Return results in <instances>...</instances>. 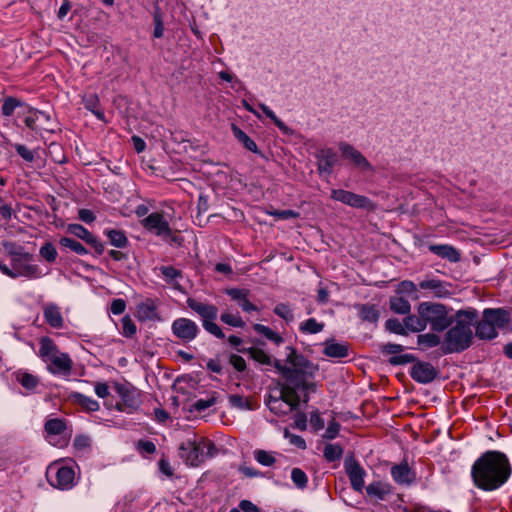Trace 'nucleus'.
<instances>
[{"mask_svg": "<svg viewBox=\"0 0 512 512\" xmlns=\"http://www.w3.org/2000/svg\"><path fill=\"white\" fill-rule=\"evenodd\" d=\"M417 313L422 316L426 327L430 325L435 332H442L451 324L446 307L440 303L421 302L417 306Z\"/></svg>", "mask_w": 512, "mask_h": 512, "instance_id": "obj_7", "label": "nucleus"}, {"mask_svg": "<svg viewBox=\"0 0 512 512\" xmlns=\"http://www.w3.org/2000/svg\"><path fill=\"white\" fill-rule=\"evenodd\" d=\"M159 270L164 280L169 284H173L177 278L181 277V272L173 266H161Z\"/></svg>", "mask_w": 512, "mask_h": 512, "instance_id": "obj_52", "label": "nucleus"}, {"mask_svg": "<svg viewBox=\"0 0 512 512\" xmlns=\"http://www.w3.org/2000/svg\"><path fill=\"white\" fill-rule=\"evenodd\" d=\"M483 313L496 331L506 327L511 320L510 312L503 308H487Z\"/></svg>", "mask_w": 512, "mask_h": 512, "instance_id": "obj_21", "label": "nucleus"}, {"mask_svg": "<svg viewBox=\"0 0 512 512\" xmlns=\"http://www.w3.org/2000/svg\"><path fill=\"white\" fill-rule=\"evenodd\" d=\"M216 402L214 397H210L207 399H198L193 404V409L197 412H203L209 407L213 406Z\"/></svg>", "mask_w": 512, "mask_h": 512, "instance_id": "obj_56", "label": "nucleus"}, {"mask_svg": "<svg viewBox=\"0 0 512 512\" xmlns=\"http://www.w3.org/2000/svg\"><path fill=\"white\" fill-rule=\"evenodd\" d=\"M229 402L232 406L240 409H250L249 401L247 398L240 395H231Z\"/></svg>", "mask_w": 512, "mask_h": 512, "instance_id": "obj_59", "label": "nucleus"}, {"mask_svg": "<svg viewBox=\"0 0 512 512\" xmlns=\"http://www.w3.org/2000/svg\"><path fill=\"white\" fill-rule=\"evenodd\" d=\"M69 399L86 412H96L100 409V404L97 400L79 392H72L69 395Z\"/></svg>", "mask_w": 512, "mask_h": 512, "instance_id": "obj_26", "label": "nucleus"}, {"mask_svg": "<svg viewBox=\"0 0 512 512\" xmlns=\"http://www.w3.org/2000/svg\"><path fill=\"white\" fill-rule=\"evenodd\" d=\"M418 345L423 348H433L440 344V337L434 333L420 334L417 338Z\"/></svg>", "mask_w": 512, "mask_h": 512, "instance_id": "obj_47", "label": "nucleus"}, {"mask_svg": "<svg viewBox=\"0 0 512 512\" xmlns=\"http://www.w3.org/2000/svg\"><path fill=\"white\" fill-rule=\"evenodd\" d=\"M3 247L11 258H16V254H23L26 252L22 246H17L15 243L10 241L3 242Z\"/></svg>", "mask_w": 512, "mask_h": 512, "instance_id": "obj_57", "label": "nucleus"}, {"mask_svg": "<svg viewBox=\"0 0 512 512\" xmlns=\"http://www.w3.org/2000/svg\"><path fill=\"white\" fill-rule=\"evenodd\" d=\"M487 320L486 315L483 314L476 327V336L480 339L491 340L497 337L498 332Z\"/></svg>", "mask_w": 512, "mask_h": 512, "instance_id": "obj_28", "label": "nucleus"}, {"mask_svg": "<svg viewBox=\"0 0 512 512\" xmlns=\"http://www.w3.org/2000/svg\"><path fill=\"white\" fill-rule=\"evenodd\" d=\"M339 430H340L339 423L333 420L328 424L323 437L325 439L332 440V439L336 438V436L339 433Z\"/></svg>", "mask_w": 512, "mask_h": 512, "instance_id": "obj_60", "label": "nucleus"}, {"mask_svg": "<svg viewBox=\"0 0 512 512\" xmlns=\"http://www.w3.org/2000/svg\"><path fill=\"white\" fill-rule=\"evenodd\" d=\"M67 232L91 245L97 253L101 254L104 251L103 244L84 226L80 224H69Z\"/></svg>", "mask_w": 512, "mask_h": 512, "instance_id": "obj_18", "label": "nucleus"}, {"mask_svg": "<svg viewBox=\"0 0 512 512\" xmlns=\"http://www.w3.org/2000/svg\"><path fill=\"white\" fill-rule=\"evenodd\" d=\"M404 325L406 330L411 332H421L427 328L422 316L418 313L417 315L410 313L406 314V317L404 318Z\"/></svg>", "mask_w": 512, "mask_h": 512, "instance_id": "obj_33", "label": "nucleus"}, {"mask_svg": "<svg viewBox=\"0 0 512 512\" xmlns=\"http://www.w3.org/2000/svg\"><path fill=\"white\" fill-rule=\"evenodd\" d=\"M48 482L60 490H69L75 485V472L73 468L52 463L46 471Z\"/></svg>", "mask_w": 512, "mask_h": 512, "instance_id": "obj_10", "label": "nucleus"}, {"mask_svg": "<svg viewBox=\"0 0 512 512\" xmlns=\"http://www.w3.org/2000/svg\"><path fill=\"white\" fill-rule=\"evenodd\" d=\"M391 476L395 483L402 486L411 485L416 478L415 472L407 462H401L391 467Z\"/></svg>", "mask_w": 512, "mask_h": 512, "instance_id": "obj_19", "label": "nucleus"}, {"mask_svg": "<svg viewBox=\"0 0 512 512\" xmlns=\"http://www.w3.org/2000/svg\"><path fill=\"white\" fill-rule=\"evenodd\" d=\"M39 256L48 263H54L57 259L58 252L52 242H45L39 249Z\"/></svg>", "mask_w": 512, "mask_h": 512, "instance_id": "obj_43", "label": "nucleus"}, {"mask_svg": "<svg viewBox=\"0 0 512 512\" xmlns=\"http://www.w3.org/2000/svg\"><path fill=\"white\" fill-rule=\"evenodd\" d=\"M258 106L262 110V112L274 122V124L279 128L281 132H283L286 135L291 134V129L283 121H281L266 104L259 103Z\"/></svg>", "mask_w": 512, "mask_h": 512, "instance_id": "obj_41", "label": "nucleus"}, {"mask_svg": "<svg viewBox=\"0 0 512 512\" xmlns=\"http://www.w3.org/2000/svg\"><path fill=\"white\" fill-rule=\"evenodd\" d=\"M122 331L121 334L127 338L133 337L137 332V327L132 321L130 316L126 315L121 319Z\"/></svg>", "mask_w": 512, "mask_h": 512, "instance_id": "obj_53", "label": "nucleus"}, {"mask_svg": "<svg viewBox=\"0 0 512 512\" xmlns=\"http://www.w3.org/2000/svg\"><path fill=\"white\" fill-rule=\"evenodd\" d=\"M360 316L363 320L376 322L378 319V312L373 306L362 305L360 308Z\"/></svg>", "mask_w": 512, "mask_h": 512, "instance_id": "obj_55", "label": "nucleus"}, {"mask_svg": "<svg viewBox=\"0 0 512 512\" xmlns=\"http://www.w3.org/2000/svg\"><path fill=\"white\" fill-rule=\"evenodd\" d=\"M253 329L258 333L263 335L266 339L270 340L271 342L280 345L283 343V337L269 328L268 326H265L263 324H254Z\"/></svg>", "mask_w": 512, "mask_h": 512, "instance_id": "obj_40", "label": "nucleus"}, {"mask_svg": "<svg viewBox=\"0 0 512 512\" xmlns=\"http://www.w3.org/2000/svg\"><path fill=\"white\" fill-rule=\"evenodd\" d=\"M396 293L399 296H408L412 300H418L420 298L416 284L409 280L400 282L397 285Z\"/></svg>", "mask_w": 512, "mask_h": 512, "instance_id": "obj_32", "label": "nucleus"}, {"mask_svg": "<svg viewBox=\"0 0 512 512\" xmlns=\"http://www.w3.org/2000/svg\"><path fill=\"white\" fill-rule=\"evenodd\" d=\"M232 300L236 301L239 307L245 312L256 311L257 307L248 299L249 291L246 289L232 288L226 291Z\"/></svg>", "mask_w": 512, "mask_h": 512, "instance_id": "obj_25", "label": "nucleus"}, {"mask_svg": "<svg viewBox=\"0 0 512 512\" xmlns=\"http://www.w3.org/2000/svg\"><path fill=\"white\" fill-rule=\"evenodd\" d=\"M337 162V154L332 149H327L322 152V156L319 163V170L331 173L332 168Z\"/></svg>", "mask_w": 512, "mask_h": 512, "instance_id": "obj_34", "label": "nucleus"}, {"mask_svg": "<svg viewBox=\"0 0 512 512\" xmlns=\"http://www.w3.org/2000/svg\"><path fill=\"white\" fill-rule=\"evenodd\" d=\"M19 117L22 118L25 126L37 135L55 131V123L51 115L29 105L19 112Z\"/></svg>", "mask_w": 512, "mask_h": 512, "instance_id": "obj_8", "label": "nucleus"}, {"mask_svg": "<svg viewBox=\"0 0 512 512\" xmlns=\"http://www.w3.org/2000/svg\"><path fill=\"white\" fill-rule=\"evenodd\" d=\"M385 327L388 331L398 334V335H406V328L404 325V321L401 322L396 318L388 319L385 323Z\"/></svg>", "mask_w": 512, "mask_h": 512, "instance_id": "obj_54", "label": "nucleus"}, {"mask_svg": "<svg viewBox=\"0 0 512 512\" xmlns=\"http://www.w3.org/2000/svg\"><path fill=\"white\" fill-rule=\"evenodd\" d=\"M254 459L265 467H270L276 462V453L266 450H255L253 452Z\"/></svg>", "mask_w": 512, "mask_h": 512, "instance_id": "obj_42", "label": "nucleus"}, {"mask_svg": "<svg viewBox=\"0 0 512 512\" xmlns=\"http://www.w3.org/2000/svg\"><path fill=\"white\" fill-rule=\"evenodd\" d=\"M323 453L327 461L334 462L342 457L343 449L338 444H327Z\"/></svg>", "mask_w": 512, "mask_h": 512, "instance_id": "obj_48", "label": "nucleus"}, {"mask_svg": "<svg viewBox=\"0 0 512 512\" xmlns=\"http://www.w3.org/2000/svg\"><path fill=\"white\" fill-rule=\"evenodd\" d=\"M244 352H247L253 360H255L256 362H258L260 364H263V365L272 364V359H271L270 355H268L262 349L250 347V348L244 350Z\"/></svg>", "mask_w": 512, "mask_h": 512, "instance_id": "obj_45", "label": "nucleus"}, {"mask_svg": "<svg viewBox=\"0 0 512 512\" xmlns=\"http://www.w3.org/2000/svg\"><path fill=\"white\" fill-rule=\"evenodd\" d=\"M66 425L62 419L53 418L48 420L45 423V431L47 433V438L50 444L54 446L63 447L67 444L66 439H61L56 441L55 438L59 437L65 430Z\"/></svg>", "mask_w": 512, "mask_h": 512, "instance_id": "obj_20", "label": "nucleus"}, {"mask_svg": "<svg viewBox=\"0 0 512 512\" xmlns=\"http://www.w3.org/2000/svg\"><path fill=\"white\" fill-rule=\"evenodd\" d=\"M220 320L232 327L243 328L245 326V322L238 313L232 314L230 312H224L221 314Z\"/></svg>", "mask_w": 512, "mask_h": 512, "instance_id": "obj_49", "label": "nucleus"}, {"mask_svg": "<svg viewBox=\"0 0 512 512\" xmlns=\"http://www.w3.org/2000/svg\"><path fill=\"white\" fill-rule=\"evenodd\" d=\"M125 309H126V302L123 299L117 298L111 302L110 311L112 314L120 315V314L124 313Z\"/></svg>", "mask_w": 512, "mask_h": 512, "instance_id": "obj_62", "label": "nucleus"}, {"mask_svg": "<svg viewBox=\"0 0 512 512\" xmlns=\"http://www.w3.org/2000/svg\"><path fill=\"white\" fill-rule=\"evenodd\" d=\"M473 331L470 321L458 319L456 324L445 335V352H461L471 344Z\"/></svg>", "mask_w": 512, "mask_h": 512, "instance_id": "obj_6", "label": "nucleus"}, {"mask_svg": "<svg viewBox=\"0 0 512 512\" xmlns=\"http://www.w3.org/2000/svg\"><path fill=\"white\" fill-rule=\"evenodd\" d=\"M15 150L17 153L27 162H33L34 161V152L28 149L25 145L22 144H15L14 145Z\"/></svg>", "mask_w": 512, "mask_h": 512, "instance_id": "obj_58", "label": "nucleus"}, {"mask_svg": "<svg viewBox=\"0 0 512 512\" xmlns=\"http://www.w3.org/2000/svg\"><path fill=\"white\" fill-rule=\"evenodd\" d=\"M142 227L148 232L161 237L176 241L177 237L173 235L168 220L162 212H152L140 221Z\"/></svg>", "mask_w": 512, "mask_h": 512, "instance_id": "obj_11", "label": "nucleus"}, {"mask_svg": "<svg viewBox=\"0 0 512 512\" xmlns=\"http://www.w3.org/2000/svg\"><path fill=\"white\" fill-rule=\"evenodd\" d=\"M429 250L438 257L447 259L450 262H458L460 260V253L451 245L433 244L429 246Z\"/></svg>", "mask_w": 512, "mask_h": 512, "instance_id": "obj_27", "label": "nucleus"}, {"mask_svg": "<svg viewBox=\"0 0 512 512\" xmlns=\"http://www.w3.org/2000/svg\"><path fill=\"white\" fill-rule=\"evenodd\" d=\"M324 324L317 322L315 318H309L300 324V331L305 334H316L323 330Z\"/></svg>", "mask_w": 512, "mask_h": 512, "instance_id": "obj_46", "label": "nucleus"}, {"mask_svg": "<svg viewBox=\"0 0 512 512\" xmlns=\"http://www.w3.org/2000/svg\"><path fill=\"white\" fill-rule=\"evenodd\" d=\"M273 311L278 317L284 319L287 323L294 320L293 311L288 304L279 303L274 307Z\"/></svg>", "mask_w": 512, "mask_h": 512, "instance_id": "obj_51", "label": "nucleus"}, {"mask_svg": "<svg viewBox=\"0 0 512 512\" xmlns=\"http://www.w3.org/2000/svg\"><path fill=\"white\" fill-rule=\"evenodd\" d=\"M73 446L79 451L87 450L90 447V438L84 435L76 436Z\"/></svg>", "mask_w": 512, "mask_h": 512, "instance_id": "obj_61", "label": "nucleus"}, {"mask_svg": "<svg viewBox=\"0 0 512 512\" xmlns=\"http://www.w3.org/2000/svg\"><path fill=\"white\" fill-rule=\"evenodd\" d=\"M344 469L352 488L357 492H361L364 488V477L366 476L363 467L354 458H348L344 462Z\"/></svg>", "mask_w": 512, "mask_h": 512, "instance_id": "obj_15", "label": "nucleus"}, {"mask_svg": "<svg viewBox=\"0 0 512 512\" xmlns=\"http://www.w3.org/2000/svg\"><path fill=\"white\" fill-rule=\"evenodd\" d=\"M16 380L27 390H34L38 384L37 376L24 371H18L15 374Z\"/></svg>", "mask_w": 512, "mask_h": 512, "instance_id": "obj_38", "label": "nucleus"}, {"mask_svg": "<svg viewBox=\"0 0 512 512\" xmlns=\"http://www.w3.org/2000/svg\"><path fill=\"white\" fill-rule=\"evenodd\" d=\"M136 317L141 322L160 320L155 301L146 299L139 303L136 308Z\"/></svg>", "mask_w": 512, "mask_h": 512, "instance_id": "obj_22", "label": "nucleus"}, {"mask_svg": "<svg viewBox=\"0 0 512 512\" xmlns=\"http://www.w3.org/2000/svg\"><path fill=\"white\" fill-rule=\"evenodd\" d=\"M116 392L120 396L122 403L116 405L118 411H125V407L131 410L137 409L141 404L140 391L131 384H117Z\"/></svg>", "mask_w": 512, "mask_h": 512, "instance_id": "obj_14", "label": "nucleus"}, {"mask_svg": "<svg viewBox=\"0 0 512 512\" xmlns=\"http://www.w3.org/2000/svg\"><path fill=\"white\" fill-rule=\"evenodd\" d=\"M25 104L21 102L19 99L9 96L4 98L2 107H1V113L5 117H10L14 114L15 110L17 108H25Z\"/></svg>", "mask_w": 512, "mask_h": 512, "instance_id": "obj_37", "label": "nucleus"}, {"mask_svg": "<svg viewBox=\"0 0 512 512\" xmlns=\"http://www.w3.org/2000/svg\"><path fill=\"white\" fill-rule=\"evenodd\" d=\"M153 18H154V24H155L153 35L155 38H161L164 33V25H163L162 17L160 15V13L155 12Z\"/></svg>", "mask_w": 512, "mask_h": 512, "instance_id": "obj_63", "label": "nucleus"}, {"mask_svg": "<svg viewBox=\"0 0 512 512\" xmlns=\"http://www.w3.org/2000/svg\"><path fill=\"white\" fill-rule=\"evenodd\" d=\"M273 365L284 378L285 384L281 389L270 392L265 404L275 415L285 416L297 409L301 400L308 403L310 394L316 392L315 376L319 369L292 346L286 347L285 362L276 359Z\"/></svg>", "mask_w": 512, "mask_h": 512, "instance_id": "obj_1", "label": "nucleus"}, {"mask_svg": "<svg viewBox=\"0 0 512 512\" xmlns=\"http://www.w3.org/2000/svg\"><path fill=\"white\" fill-rule=\"evenodd\" d=\"M323 353L331 358H344L348 355V346L342 343L328 341L325 343Z\"/></svg>", "mask_w": 512, "mask_h": 512, "instance_id": "obj_31", "label": "nucleus"}, {"mask_svg": "<svg viewBox=\"0 0 512 512\" xmlns=\"http://www.w3.org/2000/svg\"><path fill=\"white\" fill-rule=\"evenodd\" d=\"M510 475V462L504 453L498 451L484 453L471 468L475 486L484 491L500 488L507 482Z\"/></svg>", "mask_w": 512, "mask_h": 512, "instance_id": "obj_2", "label": "nucleus"}, {"mask_svg": "<svg viewBox=\"0 0 512 512\" xmlns=\"http://www.w3.org/2000/svg\"><path fill=\"white\" fill-rule=\"evenodd\" d=\"M84 106L99 120H104V112L99 109V99L96 94H89L83 98Z\"/></svg>", "mask_w": 512, "mask_h": 512, "instance_id": "obj_39", "label": "nucleus"}, {"mask_svg": "<svg viewBox=\"0 0 512 512\" xmlns=\"http://www.w3.org/2000/svg\"><path fill=\"white\" fill-rule=\"evenodd\" d=\"M43 317L52 328L61 329L64 327V318L60 307L54 303H47L43 306Z\"/></svg>", "mask_w": 512, "mask_h": 512, "instance_id": "obj_23", "label": "nucleus"}, {"mask_svg": "<svg viewBox=\"0 0 512 512\" xmlns=\"http://www.w3.org/2000/svg\"><path fill=\"white\" fill-rule=\"evenodd\" d=\"M39 344V356L47 364V370L56 376H69L73 368L69 354L61 352L49 337H42Z\"/></svg>", "mask_w": 512, "mask_h": 512, "instance_id": "obj_4", "label": "nucleus"}, {"mask_svg": "<svg viewBox=\"0 0 512 512\" xmlns=\"http://www.w3.org/2000/svg\"><path fill=\"white\" fill-rule=\"evenodd\" d=\"M171 330L173 335L184 343L196 339L199 333L198 325L189 318H177L172 322Z\"/></svg>", "mask_w": 512, "mask_h": 512, "instance_id": "obj_13", "label": "nucleus"}, {"mask_svg": "<svg viewBox=\"0 0 512 512\" xmlns=\"http://www.w3.org/2000/svg\"><path fill=\"white\" fill-rule=\"evenodd\" d=\"M59 243L61 246L70 249L71 251L75 252L78 255L88 254V250L80 242H78L72 238L62 237L59 240Z\"/></svg>", "mask_w": 512, "mask_h": 512, "instance_id": "obj_44", "label": "nucleus"}, {"mask_svg": "<svg viewBox=\"0 0 512 512\" xmlns=\"http://www.w3.org/2000/svg\"><path fill=\"white\" fill-rule=\"evenodd\" d=\"M330 197L352 208L374 210L375 204L366 196L344 189H332Z\"/></svg>", "mask_w": 512, "mask_h": 512, "instance_id": "obj_12", "label": "nucleus"}, {"mask_svg": "<svg viewBox=\"0 0 512 512\" xmlns=\"http://www.w3.org/2000/svg\"><path fill=\"white\" fill-rule=\"evenodd\" d=\"M217 452L214 443L206 438L198 437L195 433H188L181 442L179 456L190 466L197 467L206 459L213 457Z\"/></svg>", "mask_w": 512, "mask_h": 512, "instance_id": "obj_3", "label": "nucleus"}, {"mask_svg": "<svg viewBox=\"0 0 512 512\" xmlns=\"http://www.w3.org/2000/svg\"><path fill=\"white\" fill-rule=\"evenodd\" d=\"M104 234L108 237L111 245L117 248H124L128 245L125 233L117 229H105Z\"/></svg>", "mask_w": 512, "mask_h": 512, "instance_id": "obj_35", "label": "nucleus"}, {"mask_svg": "<svg viewBox=\"0 0 512 512\" xmlns=\"http://www.w3.org/2000/svg\"><path fill=\"white\" fill-rule=\"evenodd\" d=\"M390 309L397 314L406 315L411 311V305L403 296H394L389 301Z\"/></svg>", "mask_w": 512, "mask_h": 512, "instance_id": "obj_36", "label": "nucleus"}, {"mask_svg": "<svg viewBox=\"0 0 512 512\" xmlns=\"http://www.w3.org/2000/svg\"><path fill=\"white\" fill-rule=\"evenodd\" d=\"M137 449L141 453L153 454L156 451V446L152 441L140 440L137 443Z\"/></svg>", "mask_w": 512, "mask_h": 512, "instance_id": "obj_64", "label": "nucleus"}, {"mask_svg": "<svg viewBox=\"0 0 512 512\" xmlns=\"http://www.w3.org/2000/svg\"><path fill=\"white\" fill-rule=\"evenodd\" d=\"M411 377L418 383L432 382L437 376V370L428 362H417L411 369Z\"/></svg>", "mask_w": 512, "mask_h": 512, "instance_id": "obj_17", "label": "nucleus"}, {"mask_svg": "<svg viewBox=\"0 0 512 512\" xmlns=\"http://www.w3.org/2000/svg\"><path fill=\"white\" fill-rule=\"evenodd\" d=\"M231 130L234 137L241 143L243 146L256 154H261L257 144L254 140H252L243 130H241L237 125L231 124Z\"/></svg>", "mask_w": 512, "mask_h": 512, "instance_id": "obj_29", "label": "nucleus"}, {"mask_svg": "<svg viewBox=\"0 0 512 512\" xmlns=\"http://www.w3.org/2000/svg\"><path fill=\"white\" fill-rule=\"evenodd\" d=\"M419 287L423 290H429L433 297L446 298L450 291L445 282L438 279H426L419 282Z\"/></svg>", "mask_w": 512, "mask_h": 512, "instance_id": "obj_24", "label": "nucleus"}, {"mask_svg": "<svg viewBox=\"0 0 512 512\" xmlns=\"http://www.w3.org/2000/svg\"><path fill=\"white\" fill-rule=\"evenodd\" d=\"M366 492L369 497L377 500H383L390 494L391 486L382 482H373L366 487Z\"/></svg>", "mask_w": 512, "mask_h": 512, "instance_id": "obj_30", "label": "nucleus"}, {"mask_svg": "<svg viewBox=\"0 0 512 512\" xmlns=\"http://www.w3.org/2000/svg\"><path fill=\"white\" fill-rule=\"evenodd\" d=\"M291 479L295 486L299 489H304L308 483L306 473L300 468H293L291 471Z\"/></svg>", "mask_w": 512, "mask_h": 512, "instance_id": "obj_50", "label": "nucleus"}, {"mask_svg": "<svg viewBox=\"0 0 512 512\" xmlns=\"http://www.w3.org/2000/svg\"><path fill=\"white\" fill-rule=\"evenodd\" d=\"M0 271L12 279L24 278L27 280L40 279L48 274L33 262V255L29 252L16 254V258H10V265L0 262Z\"/></svg>", "mask_w": 512, "mask_h": 512, "instance_id": "obj_5", "label": "nucleus"}, {"mask_svg": "<svg viewBox=\"0 0 512 512\" xmlns=\"http://www.w3.org/2000/svg\"><path fill=\"white\" fill-rule=\"evenodd\" d=\"M339 150L341 151L342 156L352 162L355 167L359 168L362 171H370L372 172L374 169L370 162L366 159V157L354 148L351 144L342 142L339 144Z\"/></svg>", "mask_w": 512, "mask_h": 512, "instance_id": "obj_16", "label": "nucleus"}, {"mask_svg": "<svg viewBox=\"0 0 512 512\" xmlns=\"http://www.w3.org/2000/svg\"><path fill=\"white\" fill-rule=\"evenodd\" d=\"M187 305L201 317L202 326L208 333L219 339H223L225 337L222 329L215 323L218 315V309L216 306L197 301L193 298L187 299Z\"/></svg>", "mask_w": 512, "mask_h": 512, "instance_id": "obj_9", "label": "nucleus"}]
</instances>
